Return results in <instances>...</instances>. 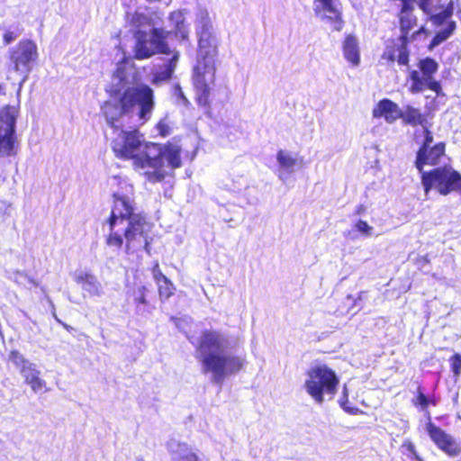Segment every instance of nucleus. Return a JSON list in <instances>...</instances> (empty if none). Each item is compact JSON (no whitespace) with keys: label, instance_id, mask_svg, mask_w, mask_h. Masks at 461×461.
Returning <instances> with one entry per match:
<instances>
[{"label":"nucleus","instance_id":"dca6fc26","mask_svg":"<svg viewBox=\"0 0 461 461\" xmlns=\"http://www.w3.org/2000/svg\"><path fill=\"white\" fill-rule=\"evenodd\" d=\"M445 142H438L434 146L426 149L424 154L419 149L416 156L415 166L420 173L422 174L425 165L436 166L440 162V158L445 156Z\"/></svg>","mask_w":461,"mask_h":461},{"label":"nucleus","instance_id":"a211bd4d","mask_svg":"<svg viewBox=\"0 0 461 461\" xmlns=\"http://www.w3.org/2000/svg\"><path fill=\"white\" fill-rule=\"evenodd\" d=\"M167 449L174 461H201L197 453L192 447L176 439L167 442Z\"/></svg>","mask_w":461,"mask_h":461},{"label":"nucleus","instance_id":"39448f33","mask_svg":"<svg viewBox=\"0 0 461 461\" xmlns=\"http://www.w3.org/2000/svg\"><path fill=\"white\" fill-rule=\"evenodd\" d=\"M195 33L198 50L193 81L197 90V103L199 105L205 106L209 104L210 86L215 79V59L219 45L212 19L206 9H199L196 14Z\"/></svg>","mask_w":461,"mask_h":461},{"label":"nucleus","instance_id":"6ab92c4d","mask_svg":"<svg viewBox=\"0 0 461 461\" xmlns=\"http://www.w3.org/2000/svg\"><path fill=\"white\" fill-rule=\"evenodd\" d=\"M402 109L398 104L389 99L381 100L373 109V117H384L386 122L393 123L400 118Z\"/></svg>","mask_w":461,"mask_h":461},{"label":"nucleus","instance_id":"b1692460","mask_svg":"<svg viewBox=\"0 0 461 461\" xmlns=\"http://www.w3.org/2000/svg\"><path fill=\"white\" fill-rule=\"evenodd\" d=\"M447 23V27L443 30H440L432 39L429 44V50L434 49L438 46L440 43L447 40L455 32L456 24L454 21H448Z\"/></svg>","mask_w":461,"mask_h":461},{"label":"nucleus","instance_id":"20e7f679","mask_svg":"<svg viewBox=\"0 0 461 461\" xmlns=\"http://www.w3.org/2000/svg\"><path fill=\"white\" fill-rule=\"evenodd\" d=\"M237 341L224 332L213 330L203 331L196 348V358L204 375L211 374L212 383L221 385L224 379L238 373L245 358L235 354Z\"/></svg>","mask_w":461,"mask_h":461},{"label":"nucleus","instance_id":"ddd939ff","mask_svg":"<svg viewBox=\"0 0 461 461\" xmlns=\"http://www.w3.org/2000/svg\"><path fill=\"white\" fill-rule=\"evenodd\" d=\"M313 10L322 20L333 22L336 31L342 29L341 5L339 0H314Z\"/></svg>","mask_w":461,"mask_h":461},{"label":"nucleus","instance_id":"bb28decb","mask_svg":"<svg viewBox=\"0 0 461 461\" xmlns=\"http://www.w3.org/2000/svg\"><path fill=\"white\" fill-rule=\"evenodd\" d=\"M10 278L19 285L27 286L28 285H32L38 286V283L32 277L20 270L12 272Z\"/></svg>","mask_w":461,"mask_h":461},{"label":"nucleus","instance_id":"6e6552de","mask_svg":"<svg viewBox=\"0 0 461 461\" xmlns=\"http://www.w3.org/2000/svg\"><path fill=\"white\" fill-rule=\"evenodd\" d=\"M167 33L163 29L158 28H152L150 32H136L134 36L136 40L134 57L138 59H144L157 52L166 53L167 50Z\"/></svg>","mask_w":461,"mask_h":461},{"label":"nucleus","instance_id":"4468645a","mask_svg":"<svg viewBox=\"0 0 461 461\" xmlns=\"http://www.w3.org/2000/svg\"><path fill=\"white\" fill-rule=\"evenodd\" d=\"M427 432L432 441L444 452L449 456H456L460 453V445L452 436L447 434L443 429L429 421L426 425Z\"/></svg>","mask_w":461,"mask_h":461},{"label":"nucleus","instance_id":"7ed1b4c3","mask_svg":"<svg viewBox=\"0 0 461 461\" xmlns=\"http://www.w3.org/2000/svg\"><path fill=\"white\" fill-rule=\"evenodd\" d=\"M125 187V194L117 192L113 194V207L107 221L110 232L106 237V244L120 249L125 240L126 253L143 249L149 254V226L140 214L135 212L131 197L132 185H126Z\"/></svg>","mask_w":461,"mask_h":461},{"label":"nucleus","instance_id":"f257e3e1","mask_svg":"<svg viewBox=\"0 0 461 461\" xmlns=\"http://www.w3.org/2000/svg\"><path fill=\"white\" fill-rule=\"evenodd\" d=\"M134 76V69L125 64L118 65L113 75L111 98L102 105V112L113 131L143 124L154 109L153 90L144 84L131 86Z\"/></svg>","mask_w":461,"mask_h":461},{"label":"nucleus","instance_id":"4be33fe9","mask_svg":"<svg viewBox=\"0 0 461 461\" xmlns=\"http://www.w3.org/2000/svg\"><path fill=\"white\" fill-rule=\"evenodd\" d=\"M343 56L353 67L360 63L358 41L355 36L348 35L343 41Z\"/></svg>","mask_w":461,"mask_h":461},{"label":"nucleus","instance_id":"37998d69","mask_svg":"<svg viewBox=\"0 0 461 461\" xmlns=\"http://www.w3.org/2000/svg\"><path fill=\"white\" fill-rule=\"evenodd\" d=\"M175 16H176L177 19H178V18H181V14H180V13H173V14H171V18H174Z\"/></svg>","mask_w":461,"mask_h":461},{"label":"nucleus","instance_id":"ea45409f","mask_svg":"<svg viewBox=\"0 0 461 461\" xmlns=\"http://www.w3.org/2000/svg\"><path fill=\"white\" fill-rule=\"evenodd\" d=\"M19 36L18 33L14 32H10V31H7L5 34H4V41L5 44H10L11 42H13L17 37Z\"/></svg>","mask_w":461,"mask_h":461},{"label":"nucleus","instance_id":"a19ab883","mask_svg":"<svg viewBox=\"0 0 461 461\" xmlns=\"http://www.w3.org/2000/svg\"><path fill=\"white\" fill-rule=\"evenodd\" d=\"M342 395L343 398L346 399V402H348V392L346 384L343 387Z\"/></svg>","mask_w":461,"mask_h":461},{"label":"nucleus","instance_id":"58836bf2","mask_svg":"<svg viewBox=\"0 0 461 461\" xmlns=\"http://www.w3.org/2000/svg\"><path fill=\"white\" fill-rule=\"evenodd\" d=\"M339 404H340V407L348 413L349 414H357L360 411L358 408L357 407H352L350 405H348V402H343V401H339Z\"/></svg>","mask_w":461,"mask_h":461},{"label":"nucleus","instance_id":"de8ad7c7","mask_svg":"<svg viewBox=\"0 0 461 461\" xmlns=\"http://www.w3.org/2000/svg\"><path fill=\"white\" fill-rule=\"evenodd\" d=\"M339 401L346 402V399H344L343 396H342Z\"/></svg>","mask_w":461,"mask_h":461},{"label":"nucleus","instance_id":"2eb2a0df","mask_svg":"<svg viewBox=\"0 0 461 461\" xmlns=\"http://www.w3.org/2000/svg\"><path fill=\"white\" fill-rule=\"evenodd\" d=\"M382 59L390 62L397 60L399 65H407L409 62V51L407 50L406 36H401L396 41L387 44Z\"/></svg>","mask_w":461,"mask_h":461},{"label":"nucleus","instance_id":"49530a36","mask_svg":"<svg viewBox=\"0 0 461 461\" xmlns=\"http://www.w3.org/2000/svg\"><path fill=\"white\" fill-rule=\"evenodd\" d=\"M455 191H458L461 194V184L458 185V187Z\"/></svg>","mask_w":461,"mask_h":461},{"label":"nucleus","instance_id":"79ce46f5","mask_svg":"<svg viewBox=\"0 0 461 461\" xmlns=\"http://www.w3.org/2000/svg\"><path fill=\"white\" fill-rule=\"evenodd\" d=\"M148 2L153 3V2H164L166 5H168L170 0H147Z\"/></svg>","mask_w":461,"mask_h":461},{"label":"nucleus","instance_id":"8fccbe9b","mask_svg":"<svg viewBox=\"0 0 461 461\" xmlns=\"http://www.w3.org/2000/svg\"><path fill=\"white\" fill-rule=\"evenodd\" d=\"M55 320L58 321V322H60V320H59L58 317H55Z\"/></svg>","mask_w":461,"mask_h":461},{"label":"nucleus","instance_id":"f704fd0d","mask_svg":"<svg viewBox=\"0 0 461 461\" xmlns=\"http://www.w3.org/2000/svg\"><path fill=\"white\" fill-rule=\"evenodd\" d=\"M429 403L436 405L435 401H429L428 398L422 393L420 392L416 398V401L414 402V404L420 405L422 408V410H426Z\"/></svg>","mask_w":461,"mask_h":461},{"label":"nucleus","instance_id":"c85d7f7f","mask_svg":"<svg viewBox=\"0 0 461 461\" xmlns=\"http://www.w3.org/2000/svg\"><path fill=\"white\" fill-rule=\"evenodd\" d=\"M161 299H167L173 294L174 286L170 280L157 283Z\"/></svg>","mask_w":461,"mask_h":461},{"label":"nucleus","instance_id":"c9c22d12","mask_svg":"<svg viewBox=\"0 0 461 461\" xmlns=\"http://www.w3.org/2000/svg\"><path fill=\"white\" fill-rule=\"evenodd\" d=\"M152 275L153 278L157 283L162 282V281H167V277L163 275V273L160 271L158 263L157 262L155 266L152 268Z\"/></svg>","mask_w":461,"mask_h":461},{"label":"nucleus","instance_id":"9d476101","mask_svg":"<svg viewBox=\"0 0 461 461\" xmlns=\"http://www.w3.org/2000/svg\"><path fill=\"white\" fill-rule=\"evenodd\" d=\"M38 57L37 46L30 40L22 41L10 52V61L13 69L23 76L20 87L27 80L32 69V64Z\"/></svg>","mask_w":461,"mask_h":461},{"label":"nucleus","instance_id":"7c9ffc66","mask_svg":"<svg viewBox=\"0 0 461 461\" xmlns=\"http://www.w3.org/2000/svg\"><path fill=\"white\" fill-rule=\"evenodd\" d=\"M451 369L455 376H459L461 374V355L455 354L451 358Z\"/></svg>","mask_w":461,"mask_h":461},{"label":"nucleus","instance_id":"f3484780","mask_svg":"<svg viewBox=\"0 0 461 461\" xmlns=\"http://www.w3.org/2000/svg\"><path fill=\"white\" fill-rule=\"evenodd\" d=\"M74 280L80 285L82 289L90 296L100 297L103 294V288L97 277L92 273L85 270H77L73 274Z\"/></svg>","mask_w":461,"mask_h":461},{"label":"nucleus","instance_id":"9b49d317","mask_svg":"<svg viewBox=\"0 0 461 461\" xmlns=\"http://www.w3.org/2000/svg\"><path fill=\"white\" fill-rule=\"evenodd\" d=\"M9 359L34 393H38L46 386V382L41 378V371L37 368V366L25 358L20 352L12 351Z\"/></svg>","mask_w":461,"mask_h":461},{"label":"nucleus","instance_id":"1a4fd4ad","mask_svg":"<svg viewBox=\"0 0 461 461\" xmlns=\"http://www.w3.org/2000/svg\"><path fill=\"white\" fill-rule=\"evenodd\" d=\"M18 109L6 106L0 110V157H10L15 154V125Z\"/></svg>","mask_w":461,"mask_h":461},{"label":"nucleus","instance_id":"412c9836","mask_svg":"<svg viewBox=\"0 0 461 461\" xmlns=\"http://www.w3.org/2000/svg\"><path fill=\"white\" fill-rule=\"evenodd\" d=\"M400 118L402 119L403 122L412 127L415 126H425L428 123V119L425 114L421 113L419 108L413 107L412 105H405L402 110Z\"/></svg>","mask_w":461,"mask_h":461},{"label":"nucleus","instance_id":"f8f14e48","mask_svg":"<svg viewBox=\"0 0 461 461\" xmlns=\"http://www.w3.org/2000/svg\"><path fill=\"white\" fill-rule=\"evenodd\" d=\"M417 4L436 27L443 25L454 13L453 0H418Z\"/></svg>","mask_w":461,"mask_h":461},{"label":"nucleus","instance_id":"e433bc0d","mask_svg":"<svg viewBox=\"0 0 461 461\" xmlns=\"http://www.w3.org/2000/svg\"><path fill=\"white\" fill-rule=\"evenodd\" d=\"M427 88L436 92L438 95L441 91L440 84L438 81H436L432 77H429L428 79Z\"/></svg>","mask_w":461,"mask_h":461},{"label":"nucleus","instance_id":"a18cd8bd","mask_svg":"<svg viewBox=\"0 0 461 461\" xmlns=\"http://www.w3.org/2000/svg\"><path fill=\"white\" fill-rule=\"evenodd\" d=\"M426 32V29L424 27H421L418 32L417 33H421V32Z\"/></svg>","mask_w":461,"mask_h":461},{"label":"nucleus","instance_id":"72a5a7b5","mask_svg":"<svg viewBox=\"0 0 461 461\" xmlns=\"http://www.w3.org/2000/svg\"><path fill=\"white\" fill-rule=\"evenodd\" d=\"M146 287L144 285L139 287L135 292H134V300L135 302H137L138 303H140V304H146L147 303V301H146Z\"/></svg>","mask_w":461,"mask_h":461},{"label":"nucleus","instance_id":"c03bdc74","mask_svg":"<svg viewBox=\"0 0 461 461\" xmlns=\"http://www.w3.org/2000/svg\"><path fill=\"white\" fill-rule=\"evenodd\" d=\"M364 210V207L363 205H360L358 208H357V214H360L362 212V211Z\"/></svg>","mask_w":461,"mask_h":461},{"label":"nucleus","instance_id":"0eeeda50","mask_svg":"<svg viewBox=\"0 0 461 461\" xmlns=\"http://www.w3.org/2000/svg\"><path fill=\"white\" fill-rule=\"evenodd\" d=\"M461 175L451 166L438 167L429 172H422L421 184L425 194L434 188L440 194L447 195L455 191L461 184Z\"/></svg>","mask_w":461,"mask_h":461},{"label":"nucleus","instance_id":"473e14b6","mask_svg":"<svg viewBox=\"0 0 461 461\" xmlns=\"http://www.w3.org/2000/svg\"><path fill=\"white\" fill-rule=\"evenodd\" d=\"M11 204L5 200H0V224L3 223L9 216V209Z\"/></svg>","mask_w":461,"mask_h":461},{"label":"nucleus","instance_id":"09e8293b","mask_svg":"<svg viewBox=\"0 0 461 461\" xmlns=\"http://www.w3.org/2000/svg\"><path fill=\"white\" fill-rule=\"evenodd\" d=\"M55 320L58 321V322H60V320H59L58 317H55Z\"/></svg>","mask_w":461,"mask_h":461},{"label":"nucleus","instance_id":"423d86ee","mask_svg":"<svg viewBox=\"0 0 461 461\" xmlns=\"http://www.w3.org/2000/svg\"><path fill=\"white\" fill-rule=\"evenodd\" d=\"M304 389L317 404L334 398L339 380L336 373L325 365L311 367L306 374Z\"/></svg>","mask_w":461,"mask_h":461},{"label":"nucleus","instance_id":"393cba45","mask_svg":"<svg viewBox=\"0 0 461 461\" xmlns=\"http://www.w3.org/2000/svg\"><path fill=\"white\" fill-rule=\"evenodd\" d=\"M277 162L280 167L288 173L294 172V167L297 164V158L286 150H279L276 155Z\"/></svg>","mask_w":461,"mask_h":461},{"label":"nucleus","instance_id":"5701e85b","mask_svg":"<svg viewBox=\"0 0 461 461\" xmlns=\"http://www.w3.org/2000/svg\"><path fill=\"white\" fill-rule=\"evenodd\" d=\"M177 59V56L175 55L170 59L164 62L160 68L155 69L152 73V82L154 84H159L168 80L176 68Z\"/></svg>","mask_w":461,"mask_h":461},{"label":"nucleus","instance_id":"603ef678","mask_svg":"<svg viewBox=\"0 0 461 461\" xmlns=\"http://www.w3.org/2000/svg\"><path fill=\"white\" fill-rule=\"evenodd\" d=\"M137 461H143L142 459H138Z\"/></svg>","mask_w":461,"mask_h":461},{"label":"nucleus","instance_id":"a878e982","mask_svg":"<svg viewBox=\"0 0 461 461\" xmlns=\"http://www.w3.org/2000/svg\"><path fill=\"white\" fill-rule=\"evenodd\" d=\"M411 80V93H420L427 88L429 77L420 75L417 70H413L410 74Z\"/></svg>","mask_w":461,"mask_h":461},{"label":"nucleus","instance_id":"f03ea898","mask_svg":"<svg viewBox=\"0 0 461 461\" xmlns=\"http://www.w3.org/2000/svg\"><path fill=\"white\" fill-rule=\"evenodd\" d=\"M112 148L116 157L133 159V165L143 171L150 183L164 180L167 167H181V148L176 143L159 145L145 142L136 127L113 131Z\"/></svg>","mask_w":461,"mask_h":461},{"label":"nucleus","instance_id":"cd10ccee","mask_svg":"<svg viewBox=\"0 0 461 461\" xmlns=\"http://www.w3.org/2000/svg\"><path fill=\"white\" fill-rule=\"evenodd\" d=\"M438 63L430 58H426L420 61V69L422 75L426 77H432V75L438 70Z\"/></svg>","mask_w":461,"mask_h":461},{"label":"nucleus","instance_id":"aec40b11","mask_svg":"<svg viewBox=\"0 0 461 461\" xmlns=\"http://www.w3.org/2000/svg\"><path fill=\"white\" fill-rule=\"evenodd\" d=\"M126 22L134 31V34L141 31L150 32L152 28H156L151 18L140 11L128 12L126 14Z\"/></svg>","mask_w":461,"mask_h":461},{"label":"nucleus","instance_id":"c756f323","mask_svg":"<svg viewBox=\"0 0 461 461\" xmlns=\"http://www.w3.org/2000/svg\"><path fill=\"white\" fill-rule=\"evenodd\" d=\"M421 127L423 129L424 140L419 149H421V154L423 155L426 149L431 147V144L433 143V135L429 130L430 124L429 122L426 123L425 126Z\"/></svg>","mask_w":461,"mask_h":461},{"label":"nucleus","instance_id":"4c0bfd02","mask_svg":"<svg viewBox=\"0 0 461 461\" xmlns=\"http://www.w3.org/2000/svg\"><path fill=\"white\" fill-rule=\"evenodd\" d=\"M174 95L176 96L177 99L182 101V104L184 105H187L189 104L187 98L185 96L182 88L180 87L179 85H176L174 87Z\"/></svg>","mask_w":461,"mask_h":461},{"label":"nucleus","instance_id":"3c124183","mask_svg":"<svg viewBox=\"0 0 461 461\" xmlns=\"http://www.w3.org/2000/svg\"><path fill=\"white\" fill-rule=\"evenodd\" d=\"M55 320L58 321V322H60V320H59L58 317H55Z\"/></svg>","mask_w":461,"mask_h":461},{"label":"nucleus","instance_id":"2f4dec72","mask_svg":"<svg viewBox=\"0 0 461 461\" xmlns=\"http://www.w3.org/2000/svg\"><path fill=\"white\" fill-rule=\"evenodd\" d=\"M355 228L366 236H371L372 234L373 227L368 225V223L365 221L359 220L356 223Z\"/></svg>","mask_w":461,"mask_h":461}]
</instances>
